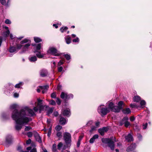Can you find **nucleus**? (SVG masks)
<instances>
[{
    "mask_svg": "<svg viewBox=\"0 0 152 152\" xmlns=\"http://www.w3.org/2000/svg\"><path fill=\"white\" fill-rule=\"evenodd\" d=\"M27 112L28 113L29 116H32L35 115L33 110L27 106L23 107L19 111L17 110V113L22 116L24 122L26 123H28L32 120L31 118L26 116Z\"/></svg>",
    "mask_w": 152,
    "mask_h": 152,
    "instance_id": "nucleus-1",
    "label": "nucleus"
},
{
    "mask_svg": "<svg viewBox=\"0 0 152 152\" xmlns=\"http://www.w3.org/2000/svg\"><path fill=\"white\" fill-rule=\"evenodd\" d=\"M12 118L16 122V124L15 126L16 129L19 130L22 128L23 125L27 124L28 123L24 122V121L22 116L17 113V110L15 109L12 113Z\"/></svg>",
    "mask_w": 152,
    "mask_h": 152,
    "instance_id": "nucleus-2",
    "label": "nucleus"
},
{
    "mask_svg": "<svg viewBox=\"0 0 152 152\" xmlns=\"http://www.w3.org/2000/svg\"><path fill=\"white\" fill-rule=\"evenodd\" d=\"M102 141L103 143L108 144V146L110 147L111 150H114V143L116 141L115 137H112L110 138H103L102 139Z\"/></svg>",
    "mask_w": 152,
    "mask_h": 152,
    "instance_id": "nucleus-3",
    "label": "nucleus"
},
{
    "mask_svg": "<svg viewBox=\"0 0 152 152\" xmlns=\"http://www.w3.org/2000/svg\"><path fill=\"white\" fill-rule=\"evenodd\" d=\"M64 137L66 143L67 145H69L71 141L70 134L68 132H65L64 134Z\"/></svg>",
    "mask_w": 152,
    "mask_h": 152,
    "instance_id": "nucleus-4",
    "label": "nucleus"
},
{
    "mask_svg": "<svg viewBox=\"0 0 152 152\" xmlns=\"http://www.w3.org/2000/svg\"><path fill=\"white\" fill-rule=\"evenodd\" d=\"M48 52L49 53L54 55L56 56L60 55V54L58 53L57 50L55 48L53 47L50 48Z\"/></svg>",
    "mask_w": 152,
    "mask_h": 152,
    "instance_id": "nucleus-5",
    "label": "nucleus"
},
{
    "mask_svg": "<svg viewBox=\"0 0 152 152\" xmlns=\"http://www.w3.org/2000/svg\"><path fill=\"white\" fill-rule=\"evenodd\" d=\"M98 111L102 113V115H105L107 113L110 112V110L108 108L102 107L101 106L98 107Z\"/></svg>",
    "mask_w": 152,
    "mask_h": 152,
    "instance_id": "nucleus-6",
    "label": "nucleus"
},
{
    "mask_svg": "<svg viewBox=\"0 0 152 152\" xmlns=\"http://www.w3.org/2000/svg\"><path fill=\"white\" fill-rule=\"evenodd\" d=\"M60 97L62 99L68 100L69 99L70 97L72 98L73 95L71 94H68L67 93L62 92L61 93Z\"/></svg>",
    "mask_w": 152,
    "mask_h": 152,
    "instance_id": "nucleus-7",
    "label": "nucleus"
},
{
    "mask_svg": "<svg viewBox=\"0 0 152 152\" xmlns=\"http://www.w3.org/2000/svg\"><path fill=\"white\" fill-rule=\"evenodd\" d=\"M37 102L38 103L37 106V107L39 108V111H40L43 108V106L42 105V100L39 99H38Z\"/></svg>",
    "mask_w": 152,
    "mask_h": 152,
    "instance_id": "nucleus-8",
    "label": "nucleus"
},
{
    "mask_svg": "<svg viewBox=\"0 0 152 152\" xmlns=\"http://www.w3.org/2000/svg\"><path fill=\"white\" fill-rule=\"evenodd\" d=\"M48 72L47 70L45 69H42L40 71V75L42 77H45L47 75Z\"/></svg>",
    "mask_w": 152,
    "mask_h": 152,
    "instance_id": "nucleus-9",
    "label": "nucleus"
},
{
    "mask_svg": "<svg viewBox=\"0 0 152 152\" xmlns=\"http://www.w3.org/2000/svg\"><path fill=\"white\" fill-rule=\"evenodd\" d=\"M33 135L37 141L39 143L42 142V140L39 134L36 132H33Z\"/></svg>",
    "mask_w": 152,
    "mask_h": 152,
    "instance_id": "nucleus-10",
    "label": "nucleus"
},
{
    "mask_svg": "<svg viewBox=\"0 0 152 152\" xmlns=\"http://www.w3.org/2000/svg\"><path fill=\"white\" fill-rule=\"evenodd\" d=\"M136 147V145L135 143L132 144L127 148L126 151L127 152L132 151L135 149Z\"/></svg>",
    "mask_w": 152,
    "mask_h": 152,
    "instance_id": "nucleus-11",
    "label": "nucleus"
},
{
    "mask_svg": "<svg viewBox=\"0 0 152 152\" xmlns=\"http://www.w3.org/2000/svg\"><path fill=\"white\" fill-rule=\"evenodd\" d=\"M39 87L41 90H42V93L43 94L45 93L49 88V86L48 85L42 86H39Z\"/></svg>",
    "mask_w": 152,
    "mask_h": 152,
    "instance_id": "nucleus-12",
    "label": "nucleus"
},
{
    "mask_svg": "<svg viewBox=\"0 0 152 152\" xmlns=\"http://www.w3.org/2000/svg\"><path fill=\"white\" fill-rule=\"evenodd\" d=\"M11 142L12 136L10 135L7 136L6 138V146H7L8 145L11 143Z\"/></svg>",
    "mask_w": 152,
    "mask_h": 152,
    "instance_id": "nucleus-13",
    "label": "nucleus"
},
{
    "mask_svg": "<svg viewBox=\"0 0 152 152\" xmlns=\"http://www.w3.org/2000/svg\"><path fill=\"white\" fill-rule=\"evenodd\" d=\"M32 45L35 46L36 48V50L34 51V53H36L37 52V51L40 50L41 48V43L37 45L36 44H32Z\"/></svg>",
    "mask_w": 152,
    "mask_h": 152,
    "instance_id": "nucleus-14",
    "label": "nucleus"
},
{
    "mask_svg": "<svg viewBox=\"0 0 152 152\" xmlns=\"http://www.w3.org/2000/svg\"><path fill=\"white\" fill-rule=\"evenodd\" d=\"M70 113L69 110L67 109H64L62 111V114L64 116L69 115Z\"/></svg>",
    "mask_w": 152,
    "mask_h": 152,
    "instance_id": "nucleus-15",
    "label": "nucleus"
},
{
    "mask_svg": "<svg viewBox=\"0 0 152 152\" xmlns=\"http://www.w3.org/2000/svg\"><path fill=\"white\" fill-rule=\"evenodd\" d=\"M99 136L98 134H96L94 135L89 140V142L90 143H93L95 139L98 138Z\"/></svg>",
    "mask_w": 152,
    "mask_h": 152,
    "instance_id": "nucleus-16",
    "label": "nucleus"
},
{
    "mask_svg": "<svg viewBox=\"0 0 152 152\" xmlns=\"http://www.w3.org/2000/svg\"><path fill=\"white\" fill-rule=\"evenodd\" d=\"M120 111V109L118 107V106H114L113 108L112 109V111L115 112H119Z\"/></svg>",
    "mask_w": 152,
    "mask_h": 152,
    "instance_id": "nucleus-17",
    "label": "nucleus"
},
{
    "mask_svg": "<svg viewBox=\"0 0 152 152\" xmlns=\"http://www.w3.org/2000/svg\"><path fill=\"white\" fill-rule=\"evenodd\" d=\"M128 118L127 117H125L123 118L121 121L120 122L119 124L120 126H122L124 124L125 122H126V121H128Z\"/></svg>",
    "mask_w": 152,
    "mask_h": 152,
    "instance_id": "nucleus-18",
    "label": "nucleus"
},
{
    "mask_svg": "<svg viewBox=\"0 0 152 152\" xmlns=\"http://www.w3.org/2000/svg\"><path fill=\"white\" fill-rule=\"evenodd\" d=\"M122 111L123 113L125 114H129L131 112V110L129 108L123 109Z\"/></svg>",
    "mask_w": 152,
    "mask_h": 152,
    "instance_id": "nucleus-19",
    "label": "nucleus"
},
{
    "mask_svg": "<svg viewBox=\"0 0 152 152\" xmlns=\"http://www.w3.org/2000/svg\"><path fill=\"white\" fill-rule=\"evenodd\" d=\"M125 139L128 142L132 141L133 140L132 136L130 134L126 136Z\"/></svg>",
    "mask_w": 152,
    "mask_h": 152,
    "instance_id": "nucleus-20",
    "label": "nucleus"
},
{
    "mask_svg": "<svg viewBox=\"0 0 152 152\" xmlns=\"http://www.w3.org/2000/svg\"><path fill=\"white\" fill-rule=\"evenodd\" d=\"M28 59L31 62H34L36 61L37 59V57L35 56L29 57Z\"/></svg>",
    "mask_w": 152,
    "mask_h": 152,
    "instance_id": "nucleus-21",
    "label": "nucleus"
},
{
    "mask_svg": "<svg viewBox=\"0 0 152 152\" xmlns=\"http://www.w3.org/2000/svg\"><path fill=\"white\" fill-rule=\"evenodd\" d=\"M59 122L60 124L64 125L66 123V120L64 118H61L60 119Z\"/></svg>",
    "mask_w": 152,
    "mask_h": 152,
    "instance_id": "nucleus-22",
    "label": "nucleus"
},
{
    "mask_svg": "<svg viewBox=\"0 0 152 152\" xmlns=\"http://www.w3.org/2000/svg\"><path fill=\"white\" fill-rule=\"evenodd\" d=\"M133 101L136 102H139L141 100V98L139 96H135L133 98Z\"/></svg>",
    "mask_w": 152,
    "mask_h": 152,
    "instance_id": "nucleus-23",
    "label": "nucleus"
},
{
    "mask_svg": "<svg viewBox=\"0 0 152 152\" xmlns=\"http://www.w3.org/2000/svg\"><path fill=\"white\" fill-rule=\"evenodd\" d=\"M66 42L67 44H69L71 42V38L69 36H67L65 37Z\"/></svg>",
    "mask_w": 152,
    "mask_h": 152,
    "instance_id": "nucleus-24",
    "label": "nucleus"
},
{
    "mask_svg": "<svg viewBox=\"0 0 152 152\" xmlns=\"http://www.w3.org/2000/svg\"><path fill=\"white\" fill-rule=\"evenodd\" d=\"M17 51L16 47H11L9 49V52L11 53H15Z\"/></svg>",
    "mask_w": 152,
    "mask_h": 152,
    "instance_id": "nucleus-25",
    "label": "nucleus"
},
{
    "mask_svg": "<svg viewBox=\"0 0 152 152\" xmlns=\"http://www.w3.org/2000/svg\"><path fill=\"white\" fill-rule=\"evenodd\" d=\"M83 137V136L82 135H81L79 136L77 143V147H79L80 146V141L82 139Z\"/></svg>",
    "mask_w": 152,
    "mask_h": 152,
    "instance_id": "nucleus-26",
    "label": "nucleus"
},
{
    "mask_svg": "<svg viewBox=\"0 0 152 152\" xmlns=\"http://www.w3.org/2000/svg\"><path fill=\"white\" fill-rule=\"evenodd\" d=\"M109 105H108V109L110 110H111V111L112 110V109L113 108L114 105V104L112 102H110L108 103Z\"/></svg>",
    "mask_w": 152,
    "mask_h": 152,
    "instance_id": "nucleus-27",
    "label": "nucleus"
},
{
    "mask_svg": "<svg viewBox=\"0 0 152 152\" xmlns=\"http://www.w3.org/2000/svg\"><path fill=\"white\" fill-rule=\"evenodd\" d=\"M37 53H36V55L38 58H42L44 57V55L41 54V53L40 52L37 51Z\"/></svg>",
    "mask_w": 152,
    "mask_h": 152,
    "instance_id": "nucleus-28",
    "label": "nucleus"
},
{
    "mask_svg": "<svg viewBox=\"0 0 152 152\" xmlns=\"http://www.w3.org/2000/svg\"><path fill=\"white\" fill-rule=\"evenodd\" d=\"M32 148L31 147H29L27 148V150L29 151L31 150L30 152H37L36 149L34 148L31 149Z\"/></svg>",
    "mask_w": 152,
    "mask_h": 152,
    "instance_id": "nucleus-29",
    "label": "nucleus"
},
{
    "mask_svg": "<svg viewBox=\"0 0 152 152\" xmlns=\"http://www.w3.org/2000/svg\"><path fill=\"white\" fill-rule=\"evenodd\" d=\"M30 45V44L28 43L26 44L23 46V52L25 51L28 48V47Z\"/></svg>",
    "mask_w": 152,
    "mask_h": 152,
    "instance_id": "nucleus-30",
    "label": "nucleus"
},
{
    "mask_svg": "<svg viewBox=\"0 0 152 152\" xmlns=\"http://www.w3.org/2000/svg\"><path fill=\"white\" fill-rule=\"evenodd\" d=\"M34 40L35 42L36 43H38L42 41L41 39L37 37H34Z\"/></svg>",
    "mask_w": 152,
    "mask_h": 152,
    "instance_id": "nucleus-31",
    "label": "nucleus"
},
{
    "mask_svg": "<svg viewBox=\"0 0 152 152\" xmlns=\"http://www.w3.org/2000/svg\"><path fill=\"white\" fill-rule=\"evenodd\" d=\"M29 42H30V41L29 40L27 39H25L21 41L20 42V43L21 44H23L24 43Z\"/></svg>",
    "mask_w": 152,
    "mask_h": 152,
    "instance_id": "nucleus-32",
    "label": "nucleus"
},
{
    "mask_svg": "<svg viewBox=\"0 0 152 152\" xmlns=\"http://www.w3.org/2000/svg\"><path fill=\"white\" fill-rule=\"evenodd\" d=\"M53 108H50L48 111L47 113V115H49L50 114L52 113L53 111Z\"/></svg>",
    "mask_w": 152,
    "mask_h": 152,
    "instance_id": "nucleus-33",
    "label": "nucleus"
},
{
    "mask_svg": "<svg viewBox=\"0 0 152 152\" xmlns=\"http://www.w3.org/2000/svg\"><path fill=\"white\" fill-rule=\"evenodd\" d=\"M23 83L22 82H20L19 83L16 84L15 86V87L16 88H20V86L23 85Z\"/></svg>",
    "mask_w": 152,
    "mask_h": 152,
    "instance_id": "nucleus-34",
    "label": "nucleus"
},
{
    "mask_svg": "<svg viewBox=\"0 0 152 152\" xmlns=\"http://www.w3.org/2000/svg\"><path fill=\"white\" fill-rule=\"evenodd\" d=\"M68 28L67 27H62L60 29V30L63 33L64 31H66V30L68 29Z\"/></svg>",
    "mask_w": 152,
    "mask_h": 152,
    "instance_id": "nucleus-35",
    "label": "nucleus"
},
{
    "mask_svg": "<svg viewBox=\"0 0 152 152\" xmlns=\"http://www.w3.org/2000/svg\"><path fill=\"white\" fill-rule=\"evenodd\" d=\"M61 128L62 127L60 125H58L56 126L55 128L56 130L57 131H58L60 130Z\"/></svg>",
    "mask_w": 152,
    "mask_h": 152,
    "instance_id": "nucleus-36",
    "label": "nucleus"
},
{
    "mask_svg": "<svg viewBox=\"0 0 152 152\" xmlns=\"http://www.w3.org/2000/svg\"><path fill=\"white\" fill-rule=\"evenodd\" d=\"M123 104V102L122 101H120L118 103V107L120 108V110L122 108V106Z\"/></svg>",
    "mask_w": 152,
    "mask_h": 152,
    "instance_id": "nucleus-37",
    "label": "nucleus"
},
{
    "mask_svg": "<svg viewBox=\"0 0 152 152\" xmlns=\"http://www.w3.org/2000/svg\"><path fill=\"white\" fill-rule=\"evenodd\" d=\"M99 133L101 135H104V131L102 129H99Z\"/></svg>",
    "mask_w": 152,
    "mask_h": 152,
    "instance_id": "nucleus-38",
    "label": "nucleus"
},
{
    "mask_svg": "<svg viewBox=\"0 0 152 152\" xmlns=\"http://www.w3.org/2000/svg\"><path fill=\"white\" fill-rule=\"evenodd\" d=\"M124 124L125 126L126 127H127L129 126L130 125V123L128 121H126V122H125Z\"/></svg>",
    "mask_w": 152,
    "mask_h": 152,
    "instance_id": "nucleus-39",
    "label": "nucleus"
},
{
    "mask_svg": "<svg viewBox=\"0 0 152 152\" xmlns=\"http://www.w3.org/2000/svg\"><path fill=\"white\" fill-rule=\"evenodd\" d=\"M0 2L3 5L5 6H6V5H7L5 0H0Z\"/></svg>",
    "mask_w": 152,
    "mask_h": 152,
    "instance_id": "nucleus-40",
    "label": "nucleus"
},
{
    "mask_svg": "<svg viewBox=\"0 0 152 152\" xmlns=\"http://www.w3.org/2000/svg\"><path fill=\"white\" fill-rule=\"evenodd\" d=\"M10 33V31L9 30H7L4 32V35L7 37L9 36Z\"/></svg>",
    "mask_w": 152,
    "mask_h": 152,
    "instance_id": "nucleus-41",
    "label": "nucleus"
},
{
    "mask_svg": "<svg viewBox=\"0 0 152 152\" xmlns=\"http://www.w3.org/2000/svg\"><path fill=\"white\" fill-rule=\"evenodd\" d=\"M64 56L67 60H69L71 58L69 54H65L64 55Z\"/></svg>",
    "mask_w": 152,
    "mask_h": 152,
    "instance_id": "nucleus-42",
    "label": "nucleus"
},
{
    "mask_svg": "<svg viewBox=\"0 0 152 152\" xmlns=\"http://www.w3.org/2000/svg\"><path fill=\"white\" fill-rule=\"evenodd\" d=\"M33 134V133H32L31 132H29L27 133V135L28 137H32Z\"/></svg>",
    "mask_w": 152,
    "mask_h": 152,
    "instance_id": "nucleus-43",
    "label": "nucleus"
},
{
    "mask_svg": "<svg viewBox=\"0 0 152 152\" xmlns=\"http://www.w3.org/2000/svg\"><path fill=\"white\" fill-rule=\"evenodd\" d=\"M32 129L31 127L30 126H26L25 129V131H29Z\"/></svg>",
    "mask_w": 152,
    "mask_h": 152,
    "instance_id": "nucleus-44",
    "label": "nucleus"
},
{
    "mask_svg": "<svg viewBox=\"0 0 152 152\" xmlns=\"http://www.w3.org/2000/svg\"><path fill=\"white\" fill-rule=\"evenodd\" d=\"M51 128L50 127V128H49L48 129V136L49 137L51 134Z\"/></svg>",
    "mask_w": 152,
    "mask_h": 152,
    "instance_id": "nucleus-45",
    "label": "nucleus"
},
{
    "mask_svg": "<svg viewBox=\"0 0 152 152\" xmlns=\"http://www.w3.org/2000/svg\"><path fill=\"white\" fill-rule=\"evenodd\" d=\"M22 45H17V47H16L17 48V51L20 49L22 47Z\"/></svg>",
    "mask_w": 152,
    "mask_h": 152,
    "instance_id": "nucleus-46",
    "label": "nucleus"
},
{
    "mask_svg": "<svg viewBox=\"0 0 152 152\" xmlns=\"http://www.w3.org/2000/svg\"><path fill=\"white\" fill-rule=\"evenodd\" d=\"M63 145V144L62 142H60L58 145V149H60L62 147Z\"/></svg>",
    "mask_w": 152,
    "mask_h": 152,
    "instance_id": "nucleus-47",
    "label": "nucleus"
},
{
    "mask_svg": "<svg viewBox=\"0 0 152 152\" xmlns=\"http://www.w3.org/2000/svg\"><path fill=\"white\" fill-rule=\"evenodd\" d=\"M5 23L7 24H10L11 22L9 19H7L6 20Z\"/></svg>",
    "mask_w": 152,
    "mask_h": 152,
    "instance_id": "nucleus-48",
    "label": "nucleus"
},
{
    "mask_svg": "<svg viewBox=\"0 0 152 152\" xmlns=\"http://www.w3.org/2000/svg\"><path fill=\"white\" fill-rule=\"evenodd\" d=\"M96 127L94 126H92L91 129L90 130V132H92L96 130Z\"/></svg>",
    "mask_w": 152,
    "mask_h": 152,
    "instance_id": "nucleus-49",
    "label": "nucleus"
},
{
    "mask_svg": "<svg viewBox=\"0 0 152 152\" xmlns=\"http://www.w3.org/2000/svg\"><path fill=\"white\" fill-rule=\"evenodd\" d=\"M146 102L144 100L141 101L140 102V104L141 106L144 105L145 104Z\"/></svg>",
    "mask_w": 152,
    "mask_h": 152,
    "instance_id": "nucleus-50",
    "label": "nucleus"
},
{
    "mask_svg": "<svg viewBox=\"0 0 152 152\" xmlns=\"http://www.w3.org/2000/svg\"><path fill=\"white\" fill-rule=\"evenodd\" d=\"M17 105L16 104H13L10 106L11 108L12 109H15L16 108Z\"/></svg>",
    "mask_w": 152,
    "mask_h": 152,
    "instance_id": "nucleus-51",
    "label": "nucleus"
},
{
    "mask_svg": "<svg viewBox=\"0 0 152 152\" xmlns=\"http://www.w3.org/2000/svg\"><path fill=\"white\" fill-rule=\"evenodd\" d=\"M130 107L132 108L137 107V105L134 104H130Z\"/></svg>",
    "mask_w": 152,
    "mask_h": 152,
    "instance_id": "nucleus-52",
    "label": "nucleus"
},
{
    "mask_svg": "<svg viewBox=\"0 0 152 152\" xmlns=\"http://www.w3.org/2000/svg\"><path fill=\"white\" fill-rule=\"evenodd\" d=\"M56 97V94L55 93H53L51 95V97L53 98H55Z\"/></svg>",
    "mask_w": 152,
    "mask_h": 152,
    "instance_id": "nucleus-53",
    "label": "nucleus"
},
{
    "mask_svg": "<svg viewBox=\"0 0 152 152\" xmlns=\"http://www.w3.org/2000/svg\"><path fill=\"white\" fill-rule=\"evenodd\" d=\"M56 102L58 104L60 105L61 103V101L59 99L57 98V99Z\"/></svg>",
    "mask_w": 152,
    "mask_h": 152,
    "instance_id": "nucleus-54",
    "label": "nucleus"
},
{
    "mask_svg": "<svg viewBox=\"0 0 152 152\" xmlns=\"http://www.w3.org/2000/svg\"><path fill=\"white\" fill-rule=\"evenodd\" d=\"M56 135L58 137H60L62 136V133L60 132H58L57 133Z\"/></svg>",
    "mask_w": 152,
    "mask_h": 152,
    "instance_id": "nucleus-55",
    "label": "nucleus"
},
{
    "mask_svg": "<svg viewBox=\"0 0 152 152\" xmlns=\"http://www.w3.org/2000/svg\"><path fill=\"white\" fill-rule=\"evenodd\" d=\"M50 103L53 105H54L56 104V102L54 101L53 100H51L50 102Z\"/></svg>",
    "mask_w": 152,
    "mask_h": 152,
    "instance_id": "nucleus-56",
    "label": "nucleus"
},
{
    "mask_svg": "<svg viewBox=\"0 0 152 152\" xmlns=\"http://www.w3.org/2000/svg\"><path fill=\"white\" fill-rule=\"evenodd\" d=\"M33 109L34 110V111L35 112H37L38 111V110H39V108L37 107H37H34V108H33Z\"/></svg>",
    "mask_w": 152,
    "mask_h": 152,
    "instance_id": "nucleus-57",
    "label": "nucleus"
},
{
    "mask_svg": "<svg viewBox=\"0 0 152 152\" xmlns=\"http://www.w3.org/2000/svg\"><path fill=\"white\" fill-rule=\"evenodd\" d=\"M42 151H41V152H48L47 150L45 148L43 147H42Z\"/></svg>",
    "mask_w": 152,
    "mask_h": 152,
    "instance_id": "nucleus-58",
    "label": "nucleus"
},
{
    "mask_svg": "<svg viewBox=\"0 0 152 152\" xmlns=\"http://www.w3.org/2000/svg\"><path fill=\"white\" fill-rule=\"evenodd\" d=\"M31 139H29L28 140H27L26 142V143L27 144H29L31 143Z\"/></svg>",
    "mask_w": 152,
    "mask_h": 152,
    "instance_id": "nucleus-59",
    "label": "nucleus"
},
{
    "mask_svg": "<svg viewBox=\"0 0 152 152\" xmlns=\"http://www.w3.org/2000/svg\"><path fill=\"white\" fill-rule=\"evenodd\" d=\"M79 41V39L78 37H77L76 39L73 40V42H78Z\"/></svg>",
    "mask_w": 152,
    "mask_h": 152,
    "instance_id": "nucleus-60",
    "label": "nucleus"
},
{
    "mask_svg": "<svg viewBox=\"0 0 152 152\" xmlns=\"http://www.w3.org/2000/svg\"><path fill=\"white\" fill-rule=\"evenodd\" d=\"M130 119L131 121H133L134 120L135 118L134 116H132L130 118Z\"/></svg>",
    "mask_w": 152,
    "mask_h": 152,
    "instance_id": "nucleus-61",
    "label": "nucleus"
},
{
    "mask_svg": "<svg viewBox=\"0 0 152 152\" xmlns=\"http://www.w3.org/2000/svg\"><path fill=\"white\" fill-rule=\"evenodd\" d=\"M102 129H103L104 132H107L108 130V128L107 127H104L102 128Z\"/></svg>",
    "mask_w": 152,
    "mask_h": 152,
    "instance_id": "nucleus-62",
    "label": "nucleus"
},
{
    "mask_svg": "<svg viewBox=\"0 0 152 152\" xmlns=\"http://www.w3.org/2000/svg\"><path fill=\"white\" fill-rule=\"evenodd\" d=\"M64 62L62 60H60L58 63V65L60 66L63 64Z\"/></svg>",
    "mask_w": 152,
    "mask_h": 152,
    "instance_id": "nucleus-63",
    "label": "nucleus"
},
{
    "mask_svg": "<svg viewBox=\"0 0 152 152\" xmlns=\"http://www.w3.org/2000/svg\"><path fill=\"white\" fill-rule=\"evenodd\" d=\"M63 69V68L62 66H60L58 68V72H61Z\"/></svg>",
    "mask_w": 152,
    "mask_h": 152,
    "instance_id": "nucleus-64",
    "label": "nucleus"
}]
</instances>
